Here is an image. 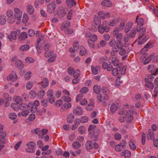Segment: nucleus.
<instances>
[{"label":"nucleus","mask_w":158,"mask_h":158,"mask_svg":"<svg viewBox=\"0 0 158 158\" xmlns=\"http://www.w3.org/2000/svg\"><path fill=\"white\" fill-rule=\"evenodd\" d=\"M13 12L11 10H8L6 12V15L9 18L13 16Z\"/></svg>","instance_id":"nucleus-60"},{"label":"nucleus","mask_w":158,"mask_h":158,"mask_svg":"<svg viewBox=\"0 0 158 158\" xmlns=\"http://www.w3.org/2000/svg\"><path fill=\"white\" fill-rule=\"evenodd\" d=\"M66 3L68 6L70 8L72 7L73 5H75L76 3L74 0H66Z\"/></svg>","instance_id":"nucleus-23"},{"label":"nucleus","mask_w":158,"mask_h":158,"mask_svg":"<svg viewBox=\"0 0 158 158\" xmlns=\"http://www.w3.org/2000/svg\"><path fill=\"white\" fill-rule=\"evenodd\" d=\"M125 114H126L125 118L127 122V123H130L133 119V114L132 111L129 110L128 111L126 112Z\"/></svg>","instance_id":"nucleus-6"},{"label":"nucleus","mask_w":158,"mask_h":158,"mask_svg":"<svg viewBox=\"0 0 158 158\" xmlns=\"http://www.w3.org/2000/svg\"><path fill=\"white\" fill-rule=\"evenodd\" d=\"M6 20L5 17L4 16L0 17V24L1 25H3L5 24Z\"/></svg>","instance_id":"nucleus-52"},{"label":"nucleus","mask_w":158,"mask_h":158,"mask_svg":"<svg viewBox=\"0 0 158 158\" xmlns=\"http://www.w3.org/2000/svg\"><path fill=\"white\" fill-rule=\"evenodd\" d=\"M81 50L80 52V55L82 56L86 55V51L85 48L84 47H81Z\"/></svg>","instance_id":"nucleus-44"},{"label":"nucleus","mask_w":158,"mask_h":158,"mask_svg":"<svg viewBox=\"0 0 158 158\" xmlns=\"http://www.w3.org/2000/svg\"><path fill=\"white\" fill-rule=\"evenodd\" d=\"M73 10L72 9L70 10L68 12L67 16V19L68 20H70L71 19L72 17V14L73 13Z\"/></svg>","instance_id":"nucleus-54"},{"label":"nucleus","mask_w":158,"mask_h":158,"mask_svg":"<svg viewBox=\"0 0 158 158\" xmlns=\"http://www.w3.org/2000/svg\"><path fill=\"white\" fill-rule=\"evenodd\" d=\"M35 146L36 144L34 142H30V152H34V149Z\"/></svg>","instance_id":"nucleus-41"},{"label":"nucleus","mask_w":158,"mask_h":158,"mask_svg":"<svg viewBox=\"0 0 158 158\" xmlns=\"http://www.w3.org/2000/svg\"><path fill=\"white\" fill-rule=\"evenodd\" d=\"M81 144L79 142L75 141L72 144L73 147L75 149H77L81 146Z\"/></svg>","instance_id":"nucleus-36"},{"label":"nucleus","mask_w":158,"mask_h":158,"mask_svg":"<svg viewBox=\"0 0 158 158\" xmlns=\"http://www.w3.org/2000/svg\"><path fill=\"white\" fill-rule=\"evenodd\" d=\"M117 107L116 104L113 103L111 105V106L110 111L112 113H114L117 110Z\"/></svg>","instance_id":"nucleus-38"},{"label":"nucleus","mask_w":158,"mask_h":158,"mask_svg":"<svg viewBox=\"0 0 158 158\" xmlns=\"http://www.w3.org/2000/svg\"><path fill=\"white\" fill-rule=\"evenodd\" d=\"M94 39H92L91 38H89L88 40L87 41L88 45L90 48H94L95 46L94 43L97 40H95L94 41Z\"/></svg>","instance_id":"nucleus-17"},{"label":"nucleus","mask_w":158,"mask_h":158,"mask_svg":"<svg viewBox=\"0 0 158 158\" xmlns=\"http://www.w3.org/2000/svg\"><path fill=\"white\" fill-rule=\"evenodd\" d=\"M29 104L30 103H29L27 106L25 104H20L19 107L22 110H25L26 109H27L29 107Z\"/></svg>","instance_id":"nucleus-40"},{"label":"nucleus","mask_w":158,"mask_h":158,"mask_svg":"<svg viewBox=\"0 0 158 158\" xmlns=\"http://www.w3.org/2000/svg\"><path fill=\"white\" fill-rule=\"evenodd\" d=\"M146 135L144 133H142L141 138V142L143 145H144L145 142Z\"/></svg>","instance_id":"nucleus-61"},{"label":"nucleus","mask_w":158,"mask_h":158,"mask_svg":"<svg viewBox=\"0 0 158 158\" xmlns=\"http://www.w3.org/2000/svg\"><path fill=\"white\" fill-rule=\"evenodd\" d=\"M73 74L74 77L78 78L80 76V72L79 70H76Z\"/></svg>","instance_id":"nucleus-56"},{"label":"nucleus","mask_w":158,"mask_h":158,"mask_svg":"<svg viewBox=\"0 0 158 158\" xmlns=\"http://www.w3.org/2000/svg\"><path fill=\"white\" fill-rule=\"evenodd\" d=\"M9 118L11 119H14L17 117V114L14 113H10L9 115Z\"/></svg>","instance_id":"nucleus-53"},{"label":"nucleus","mask_w":158,"mask_h":158,"mask_svg":"<svg viewBox=\"0 0 158 158\" xmlns=\"http://www.w3.org/2000/svg\"><path fill=\"white\" fill-rule=\"evenodd\" d=\"M132 26V23L131 22L127 23L126 26V28L124 31L126 33L128 32L131 29Z\"/></svg>","instance_id":"nucleus-27"},{"label":"nucleus","mask_w":158,"mask_h":158,"mask_svg":"<svg viewBox=\"0 0 158 158\" xmlns=\"http://www.w3.org/2000/svg\"><path fill=\"white\" fill-rule=\"evenodd\" d=\"M15 102L17 104H21L22 102V98L19 96H16L15 97Z\"/></svg>","instance_id":"nucleus-42"},{"label":"nucleus","mask_w":158,"mask_h":158,"mask_svg":"<svg viewBox=\"0 0 158 158\" xmlns=\"http://www.w3.org/2000/svg\"><path fill=\"white\" fill-rule=\"evenodd\" d=\"M42 86L43 88H45L48 86L49 84V81L46 78H44L41 81Z\"/></svg>","instance_id":"nucleus-22"},{"label":"nucleus","mask_w":158,"mask_h":158,"mask_svg":"<svg viewBox=\"0 0 158 158\" xmlns=\"http://www.w3.org/2000/svg\"><path fill=\"white\" fill-rule=\"evenodd\" d=\"M66 12L64 10V8L61 6L58 7L57 11V14L60 18H62L66 14Z\"/></svg>","instance_id":"nucleus-12"},{"label":"nucleus","mask_w":158,"mask_h":158,"mask_svg":"<svg viewBox=\"0 0 158 158\" xmlns=\"http://www.w3.org/2000/svg\"><path fill=\"white\" fill-rule=\"evenodd\" d=\"M145 85L147 87L151 89H153L154 88V85L152 82H146Z\"/></svg>","instance_id":"nucleus-46"},{"label":"nucleus","mask_w":158,"mask_h":158,"mask_svg":"<svg viewBox=\"0 0 158 158\" xmlns=\"http://www.w3.org/2000/svg\"><path fill=\"white\" fill-rule=\"evenodd\" d=\"M67 72L69 75H72L74 72V69L73 67H70L68 69Z\"/></svg>","instance_id":"nucleus-57"},{"label":"nucleus","mask_w":158,"mask_h":158,"mask_svg":"<svg viewBox=\"0 0 158 158\" xmlns=\"http://www.w3.org/2000/svg\"><path fill=\"white\" fill-rule=\"evenodd\" d=\"M56 6L55 1L49 3L47 6V11L49 13H52L54 12L55 10Z\"/></svg>","instance_id":"nucleus-4"},{"label":"nucleus","mask_w":158,"mask_h":158,"mask_svg":"<svg viewBox=\"0 0 158 158\" xmlns=\"http://www.w3.org/2000/svg\"><path fill=\"white\" fill-rule=\"evenodd\" d=\"M15 64L16 67H17L18 68H19L20 69L23 68V64L22 62L19 60H17L15 61Z\"/></svg>","instance_id":"nucleus-29"},{"label":"nucleus","mask_w":158,"mask_h":158,"mask_svg":"<svg viewBox=\"0 0 158 158\" xmlns=\"http://www.w3.org/2000/svg\"><path fill=\"white\" fill-rule=\"evenodd\" d=\"M148 69L149 72L153 73L152 75H156L157 73L158 69L156 68L152 64H150L148 65Z\"/></svg>","instance_id":"nucleus-10"},{"label":"nucleus","mask_w":158,"mask_h":158,"mask_svg":"<svg viewBox=\"0 0 158 158\" xmlns=\"http://www.w3.org/2000/svg\"><path fill=\"white\" fill-rule=\"evenodd\" d=\"M94 91L96 94H99L101 91V87L97 85H94L93 87Z\"/></svg>","instance_id":"nucleus-34"},{"label":"nucleus","mask_w":158,"mask_h":158,"mask_svg":"<svg viewBox=\"0 0 158 158\" xmlns=\"http://www.w3.org/2000/svg\"><path fill=\"white\" fill-rule=\"evenodd\" d=\"M102 93L104 94L103 99L104 100L108 101L109 99L110 91L106 87L102 88Z\"/></svg>","instance_id":"nucleus-5"},{"label":"nucleus","mask_w":158,"mask_h":158,"mask_svg":"<svg viewBox=\"0 0 158 158\" xmlns=\"http://www.w3.org/2000/svg\"><path fill=\"white\" fill-rule=\"evenodd\" d=\"M89 89L87 87H85L81 89L80 91L81 94H83L87 93Z\"/></svg>","instance_id":"nucleus-50"},{"label":"nucleus","mask_w":158,"mask_h":158,"mask_svg":"<svg viewBox=\"0 0 158 158\" xmlns=\"http://www.w3.org/2000/svg\"><path fill=\"white\" fill-rule=\"evenodd\" d=\"M89 120V118L87 116H82L81 118V122L82 123H85L87 122Z\"/></svg>","instance_id":"nucleus-51"},{"label":"nucleus","mask_w":158,"mask_h":158,"mask_svg":"<svg viewBox=\"0 0 158 158\" xmlns=\"http://www.w3.org/2000/svg\"><path fill=\"white\" fill-rule=\"evenodd\" d=\"M136 34V31L135 30L131 31L129 34V37L132 38L135 37Z\"/></svg>","instance_id":"nucleus-58"},{"label":"nucleus","mask_w":158,"mask_h":158,"mask_svg":"<svg viewBox=\"0 0 158 158\" xmlns=\"http://www.w3.org/2000/svg\"><path fill=\"white\" fill-rule=\"evenodd\" d=\"M28 15L26 14H24L22 19L23 22L24 23H26L28 21Z\"/></svg>","instance_id":"nucleus-45"},{"label":"nucleus","mask_w":158,"mask_h":158,"mask_svg":"<svg viewBox=\"0 0 158 158\" xmlns=\"http://www.w3.org/2000/svg\"><path fill=\"white\" fill-rule=\"evenodd\" d=\"M31 105L30 107H31V111L32 113L35 112L37 110V107L35 106H34L33 104H31Z\"/></svg>","instance_id":"nucleus-62"},{"label":"nucleus","mask_w":158,"mask_h":158,"mask_svg":"<svg viewBox=\"0 0 158 158\" xmlns=\"http://www.w3.org/2000/svg\"><path fill=\"white\" fill-rule=\"evenodd\" d=\"M110 63L113 64L114 66H117L119 64V60L115 54L111 55L109 59Z\"/></svg>","instance_id":"nucleus-3"},{"label":"nucleus","mask_w":158,"mask_h":158,"mask_svg":"<svg viewBox=\"0 0 158 158\" xmlns=\"http://www.w3.org/2000/svg\"><path fill=\"white\" fill-rule=\"evenodd\" d=\"M106 21H104L100 26L98 27V30L99 32L102 34L104 31L108 32L109 31V28L107 26H106Z\"/></svg>","instance_id":"nucleus-2"},{"label":"nucleus","mask_w":158,"mask_h":158,"mask_svg":"<svg viewBox=\"0 0 158 158\" xmlns=\"http://www.w3.org/2000/svg\"><path fill=\"white\" fill-rule=\"evenodd\" d=\"M123 45H122V44L117 43L116 45L112 47V50L110 52V54L111 55L114 54L115 52H119L120 48Z\"/></svg>","instance_id":"nucleus-9"},{"label":"nucleus","mask_w":158,"mask_h":158,"mask_svg":"<svg viewBox=\"0 0 158 158\" xmlns=\"http://www.w3.org/2000/svg\"><path fill=\"white\" fill-rule=\"evenodd\" d=\"M137 31L139 32V40L138 44L139 45L142 44H144L148 38V36H146L144 34L146 31V29L145 27H142L140 30L138 28V29H137Z\"/></svg>","instance_id":"nucleus-1"},{"label":"nucleus","mask_w":158,"mask_h":158,"mask_svg":"<svg viewBox=\"0 0 158 158\" xmlns=\"http://www.w3.org/2000/svg\"><path fill=\"white\" fill-rule=\"evenodd\" d=\"M114 37L116 38L117 40V43L122 44H122L121 42V41L123 38V34L121 33H120L118 34L117 35H116Z\"/></svg>","instance_id":"nucleus-26"},{"label":"nucleus","mask_w":158,"mask_h":158,"mask_svg":"<svg viewBox=\"0 0 158 158\" xmlns=\"http://www.w3.org/2000/svg\"><path fill=\"white\" fill-rule=\"evenodd\" d=\"M154 137L153 131L149 129L148 131V133L147 135V139L148 140L152 139Z\"/></svg>","instance_id":"nucleus-25"},{"label":"nucleus","mask_w":158,"mask_h":158,"mask_svg":"<svg viewBox=\"0 0 158 158\" xmlns=\"http://www.w3.org/2000/svg\"><path fill=\"white\" fill-rule=\"evenodd\" d=\"M73 113L76 114L81 115L82 114L83 111L82 108L79 107H77L73 110Z\"/></svg>","instance_id":"nucleus-16"},{"label":"nucleus","mask_w":158,"mask_h":158,"mask_svg":"<svg viewBox=\"0 0 158 158\" xmlns=\"http://www.w3.org/2000/svg\"><path fill=\"white\" fill-rule=\"evenodd\" d=\"M109 45L112 47L116 45V41L115 39H113L111 40L109 42Z\"/></svg>","instance_id":"nucleus-59"},{"label":"nucleus","mask_w":158,"mask_h":158,"mask_svg":"<svg viewBox=\"0 0 158 158\" xmlns=\"http://www.w3.org/2000/svg\"><path fill=\"white\" fill-rule=\"evenodd\" d=\"M120 146H121L122 148H125L126 147L127 145V143L125 140H122L120 143Z\"/></svg>","instance_id":"nucleus-63"},{"label":"nucleus","mask_w":158,"mask_h":158,"mask_svg":"<svg viewBox=\"0 0 158 158\" xmlns=\"http://www.w3.org/2000/svg\"><path fill=\"white\" fill-rule=\"evenodd\" d=\"M122 155L124 156L125 158H129L131 156V153L129 151L126 150L122 152Z\"/></svg>","instance_id":"nucleus-33"},{"label":"nucleus","mask_w":158,"mask_h":158,"mask_svg":"<svg viewBox=\"0 0 158 158\" xmlns=\"http://www.w3.org/2000/svg\"><path fill=\"white\" fill-rule=\"evenodd\" d=\"M129 145L131 150H135V149L136 148V146L133 143V142L130 141L129 142Z\"/></svg>","instance_id":"nucleus-55"},{"label":"nucleus","mask_w":158,"mask_h":158,"mask_svg":"<svg viewBox=\"0 0 158 158\" xmlns=\"http://www.w3.org/2000/svg\"><path fill=\"white\" fill-rule=\"evenodd\" d=\"M27 37V35L26 32H23L20 34L19 39L21 41L26 40Z\"/></svg>","instance_id":"nucleus-24"},{"label":"nucleus","mask_w":158,"mask_h":158,"mask_svg":"<svg viewBox=\"0 0 158 158\" xmlns=\"http://www.w3.org/2000/svg\"><path fill=\"white\" fill-rule=\"evenodd\" d=\"M85 145L86 149L88 150H91L93 148L92 143L91 141H87L85 143Z\"/></svg>","instance_id":"nucleus-28"},{"label":"nucleus","mask_w":158,"mask_h":158,"mask_svg":"<svg viewBox=\"0 0 158 158\" xmlns=\"http://www.w3.org/2000/svg\"><path fill=\"white\" fill-rule=\"evenodd\" d=\"M85 37L87 38H91L94 39V40L95 41V40H98V36L97 35L91 34V33L89 32H87L85 33Z\"/></svg>","instance_id":"nucleus-15"},{"label":"nucleus","mask_w":158,"mask_h":158,"mask_svg":"<svg viewBox=\"0 0 158 158\" xmlns=\"http://www.w3.org/2000/svg\"><path fill=\"white\" fill-rule=\"evenodd\" d=\"M29 46L28 45L26 44L21 46L19 48V49L22 51H26L29 49Z\"/></svg>","instance_id":"nucleus-37"},{"label":"nucleus","mask_w":158,"mask_h":158,"mask_svg":"<svg viewBox=\"0 0 158 158\" xmlns=\"http://www.w3.org/2000/svg\"><path fill=\"white\" fill-rule=\"evenodd\" d=\"M17 34V32L13 31L11 32L10 35L8 36V37L10 41H11V40H15L16 38Z\"/></svg>","instance_id":"nucleus-19"},{"label":"nucleus","mask_w":158,"mask_h":158,"mask_svg":"<svg viewBox=\"0 0 158 158\" xmlns=\"http://www.w3.org/2000/svg\"><path fill=\"white\" fill-rule=\"evenodd\" d=\"M45 94V91L42 90L39 91L38 93V97L40 98H42Z\"/></svg>","instance_id":"nucleus-43"},{"label":"nucleus","mask_w":158,"mask_h":158,"mask_svg":"<svg viewBox=\"0 0 158 158\" xmlns=\"http://www.w3.org/2000/svg\"><path fill=\"white\" fill-rule=\"evenodd\" d=\"M73 45L74 50H76L77 51V50L78 49L79 46V42L78 41L74 42Z\"/></svg>","instance_id":"nucleus-48"},{"label":"nucleus","mask_w":158,"mask_h":158,"mask_svg":"<svg viewBox=\"0 0 158 158\" xmlns=\"http://www.w3.org/2000/svg\"><path fill=\"white\" fill-rule=\"evenodd\" d=\"M85 131V127L84 126H81L78 128V131L81 134H84Z\"/></svg>","instance_id":"nucleus-39"},{"label":"nucleus","mask_w":158,"mask_h":158,"mask_svg":"<svg viewBox=\"0 0 158 158\" xmlns=\"http://www.w3.org/2000/svg\"><path fill=\"white\" fill-rule=\"evenodd\" d=\"M155 53H153L151 54L148 56H145V54L142 57H144L145 60L144 61V64H148L151 60L154 57Z\"/></svg>","instance_id":"nucleus-11"},{"label":"nucleus","mask_w":158,"mask_h":158,"mask_svg":"<svg viewBox=\"0 0 158 158\" xmlns=\"http://www.w3.org/2000/svg\"><path fill=\"white\" fill-rule=\"evenodd\" d=\"M17 76L15 72H12V73L7 77L8 81H11L13 82L15 81L17 79Z\"/></svg>","instance_id":"nucleus-13"},{"label":"nucleus","mask_w":158,"mask_h":158,"mask_svg":"<svg viewBox=\"0 0 158 158\" xmlns=\"http://www.w3.org/2000/svg\"><path fill=\"white\" fill-rule=\"evenodd\" d=\"M14 10L15 11L14 16L15 18L18 20L20 19L22 15V11L18 8H15Z\"/></svg>","instance_id":"nucleus-7"},{"label":"nucleus","mask_w":158,"mask_h":158,"mask_svg":"<svg viewBox=\"0 0 158 158\" xmlns=\"http://www.w3.org/2000/svg\"><path fill=\"white\" fill-rule=\"evenodd\" d=\"M102 66L103 69H106L108 71H110L113 68L112 65L111 64H108L105 62L103 63Z\"/></svg>","instance_id":"nucleus-14"},{"label":"nucleus","mask_w":158,"mask_h":158,"mask_svg":"<svg viewBox=\"0 0 158 158\" xmlns=\"http://www.w3.org/2000/svg\"><path fill=\"white\" fill-rule=\"evenodd\" d=\"M120 19V18H117L115 19H114L113 20L110 21L109 23V25L112 26H114L115 24H117Z\"/></svg>","instance_id":"nucleus-31"},{"label":"nucleus","mask_w":158,"mask_h":158,"mask_svg":"<svg viewBox=\"0 0 158 158\" xmlns=\"http://www.w3.org/2000/svg\"><path fill=\"white\" fill-rule=\"evenodd\" d=\"M71 107V104L69 102L65 103L60 109L61 112H63L66 108L68 109Z\"/></svg>","instance_id":"nucleus-18"},{"label":"nucleus","mask_w":158,"mask_h":158,"mask_svg":"<svg viewBox=\"0 0 158 158\" xmlns=\"http://www.w3.org/2000/svg\"><path fill=\"white\" fill-rule=\"evenodd\" d=\"M119 54L121 56H124L127 54L129 51L126 50L125 48L121 47L119 51Z\"/></svg>","instance_id":"nucleus-21"},{"label":"nucleus","mask_w":158,"mask_h":158,"mask_svg":"<svg viewBox=\"0 0 158 158\" xmlns=\"http://www.w3.org/2000/svg\"><path fill=\"white\" fill-rule=\"evenodd\" d=\"M52 52L47 51L45 53L44 56L46 57H49L52 56Z\"/></svg>","instance_id":"nucleus-64"},{"label":"nucleus","mask_w":158,"mask_h":158,"mask_svg":"<svg viewBox=\"0 0 158 158\" xmlns=\"http://www.w3.org/2000/svg\"><path fill=\"white\" fill-rule=\"evenodd\" d=\"M94 22L97 25H100L101 23V20L100 17L97 16H95L94 18Z\"/></svg>","instance_id":"nucleus-35"},{"label":"nucleus","mask_w":158,"mask_h":158,"mask_svg":"<svg viewBox=\"0 0 158 158\" xmlns=\"http://www.w3.org/2000/svg\"><path fill=\"white\" fill-rule=\"evenodd\" d=\"M154 78V76H150L145 78V81L146 82H152Z\"/></svg>","instance_id":"nucleus-47"},{"label":"nucleus","mask_w":158,"mask_h":158,"mask_svg":"<svg viewBox=\"0 0 158 158\" xmlns=\"http://www.w3.org/2000/svg\"><path fill=\"white\" fill-rule=\"evenodd\" d=\"M101 4L104 6L110 7L112 6V3L109 0H104L102 1Z\"/></svg>","instance_id":"nucleus-20"},{"label":"nucleus","mask_w":158,"mask_h":158,"mask_svg":"<svg viewBox=\"0 0 158 158\" xmlns=\"http://www.w3.org/2000/svg\"><path fill=\"white\" fill-rule=\"evenodd\" d=\"M74 116L72 114H69L67 116V121L68 123H72L74 120Z\"/></svg>","instance_id":"nucleus-32"},{"label":"nucleus","mask_w":158,"mask_h":158,"mask_svg":"<svg viewBox=\"0 0 158 158\" xmlns=\"http://www.w3.org/2000/svg\"><path fill=\"white\" fill-rule=\"evenodd\" d=\"M94 106V102L93 101H91L87 106L86 108V110L89 111H91L93 109Z\"/></svg>","instance_id":"nucleus-30"},{"label":"nucleus","mask_w":158,"mask_h":158,"mask_svg":"<svg viewBox=\"0 0 158 158\" xmlns=\"http://www.w3.org/2000/svg\"><path fill=\"white\" fill-rule=\"evenodd\" d=\"M114 139L116 140H119L121 138V135L118 132L116 133L114 135Z\"/></svg>","instance_id":"nucleus-49"},{"label":"nucleus","mask_w":158,"mask_h":158,"mask_svg":"<svg viewBox=\"0 0 158 158\" xmlns=\"http://www.w3.org/2000/svg\"><path fill=\"white\" fill-rule=\"evenodd\" d=\"M138 16L139 15H138L136 17V23H137L136 29L138 28L139 29L141 30V27L144 24V21L143 19L142 18H139Z\"/></svg>","instance_id":"nucleus-8"}]
</instances>
